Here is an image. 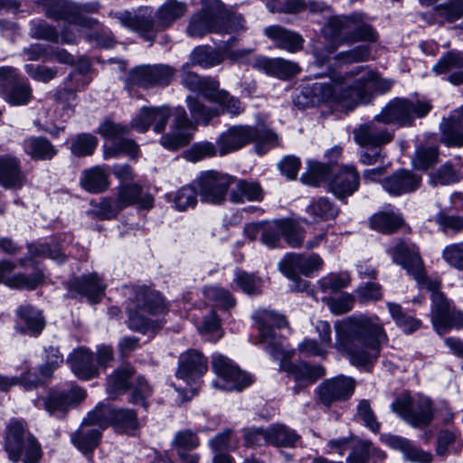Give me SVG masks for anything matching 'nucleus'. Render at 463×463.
Instances as JSON below:
<instances>
[{
	"label": "nucleus",
	"instance_id": "57",
	"mask_svg": "<svg viewBox=\"0 0 463 463\" xmlns=\"http://www.w3.org/2000/svg\"><path fill=\"white\" fill-rule=\"evenodd\" d=\"M462 444L458 439L456 433L444 430L439 432L436 452L439 456H445L449 453V449L458 452L461 449Z\"/></svg>",
	"mask_w": 463,
	"mask_h": 463
},
{
	"label": "nucleus",
	"instance_id": "41",
	"mask_svg": "<svg viewBox=\"0 0 463 463\" xmlns=\"http://www.w3.org/2000/svg\"><path fill=\"white\" fill-rule=\"evenodd\" d=\"M24 146L25 152L33 158L40 160H49L52 158L57 150L45 137H32L24 140Z\"/></svg>",
	"mask_w": 463,
	"mask_h": 463
},
{
	"label": "nucleus",
	"instance_id": "48",
	"mask_svg": "<svg viewBox=\"0 0 463 463\" xmlns=\"http://www.w3.org/2000/svg\"><path fill=\"white\" fill-rule=\"evenodd\" d=\"M45 276L42 270H37L30 275L15 273L7 280V287L14 289L33 290L44 282Z\"/></svg>",
	"mask_w": 463,
	"mask_h": 463
},
{
	"label": "nucleus",
	"instance_id": "64",
	"mask_svg": "<svg viewBox=\"0 0 463 463\" xmlns=\"http://www.w3.org/2000/svg\"><path fill=\"white\" fill-rule=\"evenodd\" d=\"M357 417L373 432L377 433L380 430V422L377 420L368 400L359 402L357 405Z\"/></svg>",
	"mask_w": 463,
	"mask_h": 463
},
{
	"label": "nucleus",
	"instance_id": "21",
	"mask_svg": "<svg viewBox=\"0 0 463 463\" xmlns=\"http://www.w3.org/2000/svg\"><path fill=\"white\" fill-rule=\"evenodd\" d=\"M254 69L280 80H288L300 72L298 63L283 58L256 57L251 63Z\"/></svg>",
	"mask_w": 463,
	"mask_h": 463
},
{
	"label": "nucleus",
	"instance_id": "25",
	"mask_svg": "<svg viewBox=\"0 0 463 463\" xmlns=\"http://www.w3.org/2000/svg\"><path fill=\"white\" fill-rule=\"evenodd\" d=\"M131 301L132 307L148 315L161 314L166 310V305L160 293L146 287L136 288Z\"/></svg>",
	"mask_w": 463,
	"mask_h": 463
},
{
	"label": "nucleus",
	"instance_id": "59",
	"mask_svg": "<svg viewBox=\"0 0 463 463\" xmlns=\"http://www.w3.org/2000/svg\"><path fill=\"white\" fill-rule=\"evenodd\" d=\"M439 156L438 149L435 147L420 148L412 158V164L418 171H427L437 163Z\"/></svg>",
	"mask_w": 463,
	"mask_h": 463
},
{
	"label": "nucleus",
	"instance_id": "17",
	"mask_svg": "<svg viewBox=\"0 0 463 463\" xmlns=\"http://www.w3.org/2000/svg\"><path fill=\"white\" fill-rule=\"evenodd\" d=\"M194 130L195 127L188 118L184 109L177 108L171 131L162 136L160 144L165 149L175 151L191 141Z\"/></svg>",
	"mask_w": 463,
	"mask_h": 463
},
{
	"label": "nucleus",
	"instance_id": "52",
	"mask_svg": "<svg viewBox=\"0 0 463 463\" xmlns=\"http://www.w3.org/2000/svg\"><path fill=\"white\" fill-rule=\"evenodd\" d=\"M187 107L192 118L197 123L208 124L209 121L219 115L218 109L207 108L199 99L194 96L187 97Z\"/></svg>",
	"mask_w": 463,
	"mask_h": 463
},
{
	"label": "nucleus",
	"instance_id": "43",
	"mask_svg": "<svg viewBox=\"0 0 463 463\" xmlns=\"http://www.w3.org/2000/svg\"><path fill=\"white\" fill-rule=\"evenodd\" d=\"M115 408L110 405L99 403L95 409L90 411L83 420L85 423L100 430H104L109 425L113 426Z\"/></svg>",
	"mask_w": 463,
	"mask_h": 463
},
{
	"label": "nucleus",
	"instance_id": "12",
	"mask_svg": "<svg viewBox=\"0 0 463 463\" xmlns=\"http://www.w3.org/2000/svg\"><path fill=\"white\" fill-rule=\"evenodd\" d=\"M323 266V260L317 254L306 257L301 254L288 253L279 261V270L293 281L291 290L303 291L307 288V281L302 280L299 274L309 276Z\"/></svg>",
	"mask_w": 463,
	"mask_h": 463
},
{
	"label": "nucleus",
	"instance_id": "19",
	"mask_svg": "<svg viewBox=\"0 0 463 463\" xmlns=\"http://www.w3.org/2000/svg\"><path fill=\"white\" fill-rule=\"evenodd\" d=\"M233 181L231 175H201L197 180L201 200L213 204L222 203Z\"/></svg>",
	"mask_w": 463,
	"mask_h": 463
},
{
	"label": "nucleus",
	"instance_id": "14",
	"mask_svg": "<svg viewBox=\"0 0 463 463\" xmlns=\"http://www.w3.org/2000/svg\"><path fill=\"white\" fill-rule=\"evenodd\" d=\"M175 73V70L167 64H142L129 71L126 84L144 88L167 86Z\"/></svg>",
	"mask_w": 463,
	"mask_h": 463
},
{
	"label": "nucleus",
	"instance_id": "40",
	"mask_svg": "<svg viewBox=\"0 0 463 463\" xmlns=\"http://www.w3.org/2000/svg\"><path fill=\"white\" fill-rule=\"evenodd\" d=\"M352 26H350V35L346 39L349 44L356 42H371L375 43L378 35L373 28L363 21L361 14H352Z\"/></svg>",
	"mask_w": 463,
	"mask_h": 463
},
{
	"label": "nucleus",
	"instance_id": "35",
	"mask_svg": "<svg viewBox=\"0 0 463 463\" xmlns=\"http://www.w3.org/2000/svg\"><path fill=\"white\" fill-rule=\"evenodd\" d=\"M100 430L82 421L79 430L71 436L72 443L83 453L91 452L100 439Z\"/></svg>",
	"mask_w": 463,
	"mask_h": 463
},
{
	"label": "nucleus",
	"instance_id": "37",
	"mask_svg": "<svg viewBox=\"0 0 463 463\" xmlns=\"http://www.w3.org/2000/svg\"><path fill=\"white\" fill-rule=\"evenodd\" d=\"M390 194H401L414 191L420 183V175H387L381 181Z\"/></svg>",
	"mask_w": 463,
	"mask_h": 463
},
{
	"label": "nucleus",
	"instance_id": "49",
	"mask_svg": "<svg viewBox=\"0 0 463 463\" xmlns=\"http://www.w3.org/2000/svg\"><path fill=\"white\" fill-rule=\"evenodd\" d=\"M17 315L25 323L32 334L37 335L44 328L45 321L42 313L31 305L21 306L17 309Z\"/></svg>",
	"mask_w": 463,
	"mask_h": 463
},
{
	"label": "nucleus",
	"instance_id": "47",
	"mask_svg": "<svg viewBox=\"0 0 463 463\" xmlns=\"http://www.w3.org/2000/svg\"><path fill=\"white\" fill-rule=\"evenodd\" d=\"M128 326L130 330L146 334L148 332L156 331L162 326L160 321L145 317V313L140 312L132 307H128Z\"/></svg>",
	"mask_w": 463,
	"mask_h": 463
},
{
	"label": "nucleus",
	"instance_id": "28",
	"mask_svg": "<svg viewBox=\"0 0 463 463\" xmlns=\"http://www.w3.org/2000/svg\"><path fill=\"white\" fill-rule=\"evenodd\" d=\"M69 360L72 372L81 380H90L99 374L92 353L86 348L75 350Z\"/></svg>",
	"mask_w": 463,
	"mask_h": 463
},
{
	"label": "nucleus",
	"instance_id": "33",
	"mask_svg": "<svg viewBox=\"0 0 463 463\" xmlns=\"http://www.w3.org/2000/svg\"><path fill=\"white\" fill-rule=\"evenodd\" d=\"M69 288L86 296L90 301H93L104 293L105 285L98 278V275L93 273L81 278H75L70 282Z\"/></svg>",
	"mask_w": 463,
	"mask_h": 463
},
{
	"label": "nucleus",
	"instance_id": "24",
	"mask_svg": "<svg viewBox=\"0 0 463 463\" xmlns=\"http://www.w3.org/2000/svg\"><path fill=\"white\" fill-rule=\"evenodd\" d=\"M264 33L279 49L295 53L303 49L304 38L297 32L288 30L280 25H271L264 29Z\"/></svg>",
	"mask_w": 463,
	"mask_h": 463
},
{
	"label": "nucleus",
	"instance_id": "6",
	"mask_svg": "<svg viewBox=\"0 0 463 463\" xmlns=\"http://www.w3.org/2000/svg\"><path fill=\"white\" fill-rule=\"evenodd\" d=\"M189 63L182 67V84L194 91H200L208 100L222 107V112L237 116L243 111L241 101L232 96L228 91L219 89V81L213 78H200L196 73L190 71Z\"/></svg>",
	"mask_w": 463,
	"mask_h": 463
},
{
	"label": "nucleus",
	"instance_id": "1",
	"mask_svg": "<svg viewBox=\"0 0 463 463\" xmlns=\"http://www.w3.org/2000/svg\"><path fill=\"white\" fill-rule=\"evenodd\" d=\"M364 69V67L359 66L345 75L335 73L327 81L314 83L303 94H312L316 99L312 103H330L349 112L360 104L370 102L375 93L389 91L393 85L392 80L382 78L373 71H368L352 85H348V80L357 76Z\"/></svg>",
	"mask_w": 463,
	"mask_h": 463
},
{
	"label": "nucleus",
	"instance_id": "26",
	"mask_svg": "<svg viewBox=\"0 0 463 463\" xmlns=\"http://www.w3.org/2000/svg\"><path fill=\"white\" fill-rule=\"evenodd\" d=\"M118 198L123 209L129 205H137L141 209H151L154 198L144 193L142 187L134 182H122L118 186Z\"/></svg>",
	"mask_w": 463,
	"mask_h": 463
},
{
	"label": "nucleus",
	"instance_id": "53",
	"mask_svg": "<svg viewBox=\"0 0 463 463\" xmlns=\"http://www.w3.org/2000/svg\"><path fill=\"white\" fill-rule=\"evenodd\" d=\"M76 6L75 13L73 14V24H77L80 27L93 28L98 24V21L94 18L85 16V14L97 13L99 9V4L98 2L80 4L75 3Z\"/></svg>",
	"mask_w": 463,
	"mask_h": 463
},
{
	"label": "nucleus",
	"instance_id": "23",
	"mask_svg": "<svg viewBox=\"0 0 463 463\" xmlns=\"http://www.w3.org/2000/svg\"><path fill=\"white\" fill-rule=\"evenodd\" d=\"M207 369L206 358L196 350H189L181 356L176 376L190 384L202 377Z\"/></svg>",
	"mask_w": 463,
	"mask_h": 463
},
{
	"label": "nucleus",
	"instance_id": "20",
	"mask_svg": "<svg viewBox=\"0 0 463 463\" xmlns=\"http://www.w3.org/2000/svg\"><path fill=\"white\" fill-rule=\"evenodd\" d=\"M381 120L376 119L361 125L354 131L355 141L364 146H381L391 142L393 138V132L390 131Z\"/></svg>",
	"mask_w": 463,
	"mask_h": 463
},
{
	"label": "nucleus",
	"instance_id": "3",
	"mask_svg": "<svg viewBox=\"0 0 463 463\" xmlns=\"http://www.w3.org/2000/svg\"><path fill=\"white\" fill-rule=\"evenodd\" d=\"M254 318L258 322L259 329V341L257 343L263 345L265 350L274 359L282 362V370L288 373L297 383L294 387L295 394L325 375V368L321 365H311L303 361L296 364L286 363L287 360L291 358L293 352H288L283 348L280 337L277 336L272 329L273 326L281 328L287 326V320L283 316L269 310H259L254 315Z\"/></svg>",
	"mask_w": 463,
	"mask_h": 463
},
{
	"label": "nucleus",
	"instance_id": "27",
	"mask_svg": "<svg viewBox=\"0 0 463 463\" xmlns=\"http://www.w3.org/2000/svg\"><path fill=\"white\" fill-rule=\"evenodd\" d=\"M383 440L392 449L400 450L411 462L430 463L432 459L430 453L420 449L402 437L386 434L383 436Z\"/></svg>",
	"mask_w": 463,
	"mask_h": 463
},
{
	"label": "nucleus",
	"instance_id": "18",
	"mask_svg": "<svg viewBox=\"0 0 463 463\" xmlns=\"http://www.w3.org/2000/svg\"><path fill=\"white\" fill-rule=\"evenodd\" d=\"M355 383L346 376H338L323 382L317 389L320 402L326 406L347 400L354 392Z\"/></svg>",
	"mask_w": 463,
	"mask_h": 463
},
{
	"label": "nucleus",
	"instance_id": "42",
	"mask_svg": "<svg viewBox=\"0 0 463 463\" xmlns=\"http://www.w3.org/2000/svg\"><path fill=\"white\" fill-rule=\"evenodd\" d=\"M370 224L375 231L392 233L404 224V220L394 212H381L372 216Z\"/></svg>",
	"mask_w": 463,
	"mask_h": 463
},
{
	"label": "nucleus",
	"instance_id": "44",
	"mask_svg": "<svg viewBox=\"0 0 463 463\" xmlns=\"http://www.w3.org/2000/svg\"><path fill=\"white\" fill-rule=\"evenodd\" d=\"M223 55L209 46L196 47L190 55V61L193 65H199L203 68H211L222 63Z\"/></svg>",
	"mask_w": 463,
	"mask_h": 463
},
{
	"label": "nucleus",
	"instance_id": "32",
	"mask_svg": "<svg viewBox=\"0 0 463 463\" xmlns=\"http://www.w3.org/2000/svg\"><path fill=\"white\" fill-rule=\"evenodd\" d=\"M187 10L186 4L177 0H166L156 10L155 17L161 31L170 27L183 17Z\"/></svg>",
	"mask_w": 463,
	"mask_h": 463
},
{
	"label": "nucleus",
	"instance_id": "31",
	"mask_svg": "<svg viewBox=\"0 0 463 463\" xmlns=\"http://www.w3.org/2000/svg\"><path fill=\"white\" fill-rule=\"evenodd\" d=\"M45 13V15L54 21H65L73 24V14L76 6L70 0H38Z\"/></svg>",
	"mask_w": 463,
	"mask_h": 463
},
{
	"label": "nucleus",
	"instance_id": "13",
	"mask_svg": "<svg viewBox=\"0 0 463 463\" xmlns=\"http://www.w3.org/2000/svg\"><path fill=\"white\" fill-rule=\"evenodd\" d=\"M113 17L120 25L137 33L146 42H154L158 32L161 31L152 8L141 7L134 13L118 12Z\"/></svg>",
	"mask_w": 463,
	"mask_h": 463
},
{
	"label": "nucleus",
	"instance_id": "45",
	"mask_svg": "<svg viewBox=\"0 0 463 463\" xmlns=\"http://www.w3.org/2000/svg\"><path fill=\"white\" fill-rule=\"evenodd\" d=\"M299 440L300 436L285 425L276 424L269 427V445L295 447Z\"/></svg>",
	"mask_w": 463,
	"mask_h": 463
},
{
	"label": "nucleus",
	"instance_id": "11",
	"mask_svg": "<svg viewBox=\"0 0 463 463\" xmlns=\"http://www.w3.org/2000/svg\"><path fill=\"white\" fill-rule=\"evenodd\" d=\"M392 410L413 427L428 426L434 416L431 401L427 397L411 398L403 393L391 405Z\"/></svg>",
	"mask_w": 463,
	"mask_h": 463
},
{
	"label": "nucleus",
	"instance_id": "22",
	"mask_svg": "<svg viewBox=\"0 0 463 463\" xmlns=\"http://www.w3.org/2000/svg\"><path fill=\"white\" fill-rule=\"evenodd\" d=\"M86 396V392L78 386L68 391L53 392L44 402L45 409L50 414L63 415L71 407L82 402Z\"/></svg>",
	"mask_w": 463,
	"mask_h": 463
},
{
	"label": "nucleus",
	"instance_id": "30",
	"mask_svg": "<svg viewBox=\"0 0 463 463\" xmlns=\"http://www.w3.org/2000/svg\"><path fill=\"white\" fill-rule=\"evenodd\" d=\"M232 184H234V187L232 188L230 193V200L232 203H240L244 201H262L264 191L259 183L247 181L245 179H234Z\"/></svg>",
	"mask_w": 463,
	"mask_h": 463
},
{
	"label": "nucleus",
	"instance_id": "4",
	"mask_svg": "<svg viewBox=\"0 0 463 463\" xmlns=\"http://www.w3.org/2000/svg\"><path fill=\"white\" fill-rule=\"evenodd\" d=\"M393 262L405 269L413 276L420 288H425L431 292V322L436 327L444 326V317L449 313L450 307L443 293L439 289V282L431 280L425 276L422 260L418 248L411 242L399 241L388 249Z\"/></svg>",
	"mask_w": 463,
	"mask_h": 463
},
{
	"label": "nucleus",
	"instance_id": "15",
	"mask_svg": "<svg viewBox=\"0 0 463 463\" xmlns=\"http://www.w3.org/2000/svg\"><path fill=\"white\" fill-rule=\"evenodd\" d=\"M213 368L219 377L213 386L223 391H241L252 383L250 375L242 373L232 362L222 355L213 357Z\"/></svg>",
	"mask_w": 463,
	"mask_h": 463
},
{
	"label": "nucleus",
	"instance_id": "5",
	"mask_svg": "<svg viewBox=\"0 0 463 463\" xmlns=\"http://www.w3.org/2000/svg\"><path fill=\"white\" fill-rule=\"evenodd\" d=\"M254 141L259 155H264L276 145L277 135L269 128H260L247 125H237L229 128L217 138L216 145L221 156L237 151Z\"/></svg>",
	"mask_w": 463,
	"mask_h": 463
},
{
	"label": "nucleus",
	"instance_id": "63",
	"mask_svg": "<svg viewBox=\"0 0 463 463\" xmlns=\"http://www.w3.org/2000/svg\"><path fill=\"white\" fill-rule=\"evenodd\" d=\"M243 432V441L246 447L269 445V428H247Z\"/></svg>",
	"mask_w": 463,
	"mask_h": 463
},
{
	"label": "nucleus",
	"instance_id": "56",
	"mask_svg": "<svg viewBox=\"0 0 463 463\" xmlns=\"http://www.w3.org/2000/svg\"><path fill=\"white\" fill-rule=\"evenodd\" d=\"M279 229L289 246L296 248L302 245L304 231L300 226L293 222L281 220Z\"/></svg>",
	"mask_w": 463,
	"mask_h": 463
},
{
	"label": "nucleus",
	"instance_id": "16",
	"mask_svg": "<svg viewBox=\"0 0 463 463\" xmlns=\"http://www.w3.org/2000/svg\"><path fill=\"white\" fill-rule=\"evenodd\" d=\"M221 1L213 0L210 5H204L198 12L194 14L186 28L188 36L201 38L204 35L216 33H219Z\"/></svg>",
	"mask_w": 463,
	"mask_h": 463
},
{
	"label": "nucleus",
	"instance_id": "58",
	"mask_svg": "<svg viewBox=\"0 0 463 463\" xmlns=\"http://www.w3.org/2000/svg\"><path fill=\"white\" fill-rule=\"evenodd\" d=\"M218 149L211 142L194 144L192 147L184 152L183 156L192 163L199 162L206 157L213 156Z\"/></svg>",
	"mask_w": 463,
	"mask_h": 463
},
{
	"label": "nucleus",
	"instance_id": "36",
	"mask_svg": "<svg viewBox=\"0 0 463 463\" xmlns=\"http://www.w3.org/2000/svg\"><path fill=\"white\" fill-rule=\"evenodd\" d=\"M325 185L338 198L351 195L359 185L358 175H325Z\"/></svg>",
	"mask_w": 463,
	"mask_h": 463
},
{
	"label": "nucleus",
	"instance_id": "8",
	"mask_svg": "<svg viewBox=\"0 0 463 463\" xmlns=\"http://www.w3.org/2000/svg\"><path fill=\"white\" fill-rule=\"evenodd\" d=\"M431 108V104L426 100L396 98L376 115V119L384 125L392 123L398 127L411 126L414 118L425 117Z\"/></svg>",
	"mask_w": 463,
	"mask_h": 463
},
{
	"label": "nucleus",
	"instance_id": "50",
	"mask_svg": "<svg viewBox=\"0 0 463 463\" xmlns=\"http://www.w3.org/2000/svg\"><path fill=\"white\" fill-rule=\"evenodd\" d=\"M76 74H70L64 81V87L58 90L56 92V99L59 104L62 107L64 113L67 118H70L73 112V102L76 99V90L72 87L71 82L73 81Z\"/></svg>",
	"mask_w": 463,
	"mask_h": 463
},
{
	"label": "nucleus",
	"instance_id": "10",
	"mask_svg": "<svg viewBox=\"0 0 463 463\" xmlns=\"http://www.w3.org/2000/svg\"><path fill=\"white\" fill-rule=\"evenodd\" d=\"M98 132L106 140L111 141L110 146H105L104 157L106 159L118 157L120 155H126L131 159H136L140 155L138 145L131 138H126L129 128L119 123L111 120L102 122Z\"/></svg>",
	"mask_w": 463,
	"mask_h": 463
},
{
	"label": "nucleus",
	"instance_id": "2",
	"mask_svg": "<svg viewBox=\"0 0 463 463\" xmlns=\"http://www.w3.org/2000/svg\"><path fill=\"white\" fill-rule=\"evenodd\" d=\"M335 347L345 353L355 366L373 364L379 357L387 335L377 317L353 316L335 325Z\"/></svg>",
	"mask_w": 463,
	"mask_h": 463
},
{
	"label": "nucleus",
	"instance_id": "38",
	"mask_svg": "<svg viewBox=\"0 0 463 463\" xmlns=\"http://www.w3.org/2000/svg\"><path fill=\"white\" fill-rule=\"evenodd\" d=\"M441 142L448 146H463V126L453 115L440 123Z\"/></svg>",
	"mask_w": 463,
	"mask_h": 463
},
{
	"label": "nucleus",
	"instance_id": "61",
	"mask_svg": "<svg viewBox=\"0 0 463 463\" xmlns=\"http://www.w3.org/2000/svg\"><path fill=\"white\" fill-rule=\"evenodd\" d=\"M458 68H463V53L449 52L439 59L432 70L437 74H441Z\"/></svg>",
	"mask_w": 463,
	"mask_h": 463
},
{
	"label": "nucleus",
	"instance_id": "54",
	"mask_svg": "<svg viewBox=\"0 0 463 463\" xmlns=\"http://www.w3.org/2000/svg\"><path fill=\"white\" fill-rule=\"evenodd\" d=\"M387 307L392 317L395 320L396 325L406 334L412 333L420 327V321L403 313L400 305L388 303Z\"/></svg>",
	"mask_w": 463,
	"mask_h": 463
},
{
	"label": "nucleus",
	"instance_id": "55",
	"mask_svg": "<svg viewBox=\"0 0 463 463\" xmlns=\"http://www.w3.org/2000/svg\"><path fill=\"white\" fill-rule=\"evenodd\" d=\"M27 248L30 259L36 257H47L60 264L66 260V256L57 246L52 248L46 243H30L27 245Z\"/></svg>",
	"mask_w": 463,
	"mask_h": 463
},
{
	"label": "nucleus",
	"instance_id": "7",
	"mask_svg": "<svg viewBox=\"0 0 463 463\" xmlns=\"http://www.w3.org/2000/svg\"><path fill=\"white\" fill-rule=\"evenodd\" d=\"M5 450L9 459L14 463L21 458L24 463H38L42 458L40 444L20 421L9 424L5 436Z\"/></svg>",
	"mask_w": 463,
	"mask_h": 463
},
{
	"label": "nucleus",
	"instance_id": "39",
	"mask_svg": "<svg viewBox=\"0 0 463 463\" xmlns=\"http://www.w3.org/2000/svg\"><path fill=\"white\" fill-rule=\"evenodd\" d=\"M219 22V33H239L246 30L245 19L242 14L236 13L232 8H228L221 2Z\"/></svg>",
	"mask_w": 463,
	"mask_h": 463
},
{
	"label": "nucleus",
	"instance_id": "60",
	"mask_svg": "<svg viewBox=\"0 0 463 463\" xmlns=\"http://www.w3.org/2000/svg\"><path fill=\"white\" fill-rule=\"evenodd\" d=\"M32 90L25 82H17L4 96V99L10 104L14 106L25 105L31 99Z\"/></svg>",
	"mask_w": 463,
	"mask_h": 463
},
{
	"label": "nucleus",
	"instance_id": "9",
	"mask_svg": "<svg viewBox=\"0 0 463 463\" xmlns=\"http://www.w3.org/2000/svg\"><path fill=\"white\" fill-rule=\"evenodd\" d=\"M134 373L135 371L130 365L118 368L108 377L107 391L111 395H117L131 389L129 402L134 404L141 403L144 408H147L146 400L151 395L152 390L142 377L132 381Z\"/></svg>",
	"mask_w": 463,
	"mask_h": 463
},
{
	"label": "nucleus",
	"instance_id": "29",
	"mask_svg": "<svg viewBox=\"0 0 463 463\" xmlns=\"http://www.w3.org/2000/svg\"><path fill=\"white\" fill-rule=\"evenodd\" d=\"M352 19V14L332 17L322 28L323 36L337 45L349 43L346 38L350 35Z\"/></svg>",
	"mask_w": 463,
	"mask_h": 463
},
{
	"label": "nucleus",
	"instance_id": "51",
	"mask_svg": "<svg viewBox=\"0 0 463 463\" xmlns=\"http://www.w3.org/2000/svg\"><path fill=\"white\" fill-rule=\"evenodd\" d=\"M97 146L98 138L95 136L82 133L71 140L70 149L75 156H88L94 153Z\"/></svg>",
	"mask_w": 463,
	"mask_h": 463
},
{
	"label": "nucleus",
	"instance_id": "34",
	"mask_svg": "<svg viewBox=\"0 0 463 463\" xmlns=\"http://www.w3.org/2000/svg\"><path fill=\"white\" fill-rule=\"evenodd\" d=\"M113 427L119 433L134 436L141 428V420L134 410L115 408Z\"/></svg>",
	"mask_w": 463,
	"mask_h": 463
},
{
	"label": "nucleus",
	"instance_id": "46",
	"mask_svg": "<svg viewBox=\"0 0 463 463\" xmlns=\"http://www.w3.org/2000/svg\"><path fill=\"white\" fill-rule=\"evenodd\" d=\"M307 213L314 222H323L337 216L339 210L326 197H320L307 207Z\"/></svg>",
	"mask_w": 463,
	"mask_h": 463
},
{
	"label": "nucleus",
	"instance_id": "62",
	"mask_svg": "<svg viewBox=\"0 0 463 463\" xmlns=\"http://www.w3.org/2000/svg\"><path fill=\"white\" fill-rule=\"evenodd\" d=\"M204 296L207 299L213 301L219 307L228 309L234 307L235 300L225 289L211 286L204 288Z\"/></svg>",
	"mask_w": 463,
	"mask_h": 463
}]
</instances>
